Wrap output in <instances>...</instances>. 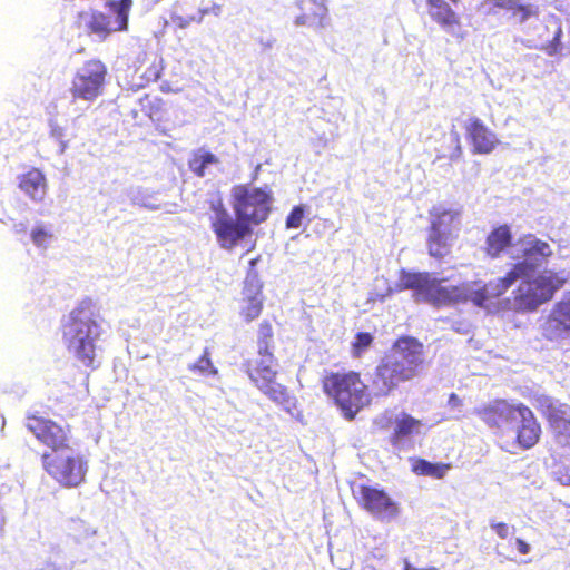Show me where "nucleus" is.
I'll use <instances>...</instances> for the list:
<instances>
[{"mask_svg":"<svg viewBox=\"0 0 570 570\" xmlns=\"http://www.w3.org/2000/svg\"><path fill=\"white\" fill-rule=\"evenodd\" d=\"M321 385L323 393L347 420H353L370 401L368 385L361 373L354 370L327 371Z\"/></svg>","mask_w":570,"mask_h":570,"instance_id":"5","label":"nucleus"},{"mask_svg":"<svg viewBox=\"0 0 570 570\" xmlns=\"http://www.w3.org/2000/svg\"><path fill=\"white\" fill-rule=\"evenodd\" d=\"M264 283L243 282L239 315L247 323L258 318L264 308Z\"/></svg>","mask_w":570,"mask_h":570,"instance_id":"21","label":"nucleus"},{"mask_svg":"<svg viewBox=\"0 0 570 570\" xmlns=\"http://www.w3.org/2000/svg\"><path fill=\"white\" fill-rule=\"evenodd\" d=\"M515 546L520 554H528L530 552V546L522 539L515 540Z\"/></svg>","mask_w":570,"mask_h":570,"instance_id":"42","label":"nucleus"},{"mask_svg":"<svg viewBox=\"0 0 570 570\" xmlns=\"http://www.w3.org/2000/svg\"><path fill=\"white\" fill-rule=\"evenodd\" d=\"M304 218V208L302 206H295L286 217V228H298L302 225Z\"/></svg>","mask_w":570,"mask_h":570,"instance_id":"36","label":"nucleus"},{"mask_svg":"<svg viewBox=\"0 0 570 570\" xmlns=\"http://www.w3.org/2000/svg\"><path fill=\"white\" fill-rule=\"evenodd\" d=\"M422 428V422L419 419L411 416L407 413H402L394 424L393 432L390 435V442L394 448L400 445L413 434H417Z\"/></svg>","mask_w":570,"mask_h":570,"instance_id":"26","label":"nucleus"},{"mask_svg":"<svg viewBox=\"0 0 570 570\" xmlns=\"http://www.w3.org/2000/svg\"><path fill=\"white\" fill-rule=\"evenodd\" d=\"M542 334L549 341L570 334V291L553 305L542 326Z\"/></svg>","mask_w":570,"mask_h":570,"instance_id":"17","label":"nucleus"},{"mask_svg":"<svg viewBox=\"0 0 570 570\" xmlns=\"http://www.w3.org/2000/svg\"><path fill=\"white\" fill-rule=\"evenodd\" d=\"M362 570H376V569L373 566H368V567L363 568Z\"/></svg>","mask_w":570,"mask_h":570,"instance_id":"46","label":"nucleus"},{"mask_svg":"<svg viewBox=\"0 0 570 570\" xmlns=\"http://www.w3.org/2000/svg\"><path fill=\"white\" fill-rule=\"evenodd\" d=\"M534 406L547 421L557 443L570 448V405L548 395H539Z\"/></svg>","mask_w":570,"mask_h":570,"instance_id":"13","label":"nucleus"},{"mask_svg":"<svg viewBox=\"0 0 570 570\" xmlns=\"http://www.w3.org/2000/svg\"><path fill=\"white\" fill-rule=\"evenodd\" d=\"M26 429L49 451L41 454L43 471L62 488H77L86 480L88 461L73 448L69 424H60L38 411L26 415Z\"/></svg>","mask_w":570,"mask_h":570,"instance_id":"1","label":"nucleus"},{"mask_svg":"<svg viewBox=\"0 0 570 570\" xmlns=\"http://www.w3.org/2000/svg\"><path fill=\"white\" fill-rule=\"evenodd\" d=\"M452 3L458 4L460 0H450Z\"/></svg>","mask_w":570,"mask_h":570,"instance_id":"47","label":"nucleus"},{"mask_svg":"<svg viewBox=\"0 0 570 570\" xmlns=\"http://www.w3.org/2000/svg\"><path fill=\"white\" fill-rule=\"evenodd\" d=\"M438 160L458 161L463 155L461 136L456 130H452L449 138H444L440 146L435 148Z\"/></svg>","mask_w":570,"mask_h":570,"instance_id":"28","label":"nucleus"},{"mask_svg":"<svg viewBox=\"0 0 570 570\" xmlns=\"http://www.w3.org/2000/svg\"><path fill=\"white\" fill-rule=\"evenodd\" d=\"M475 414L490 428L502 430L519 414L518 404H511L504 399H495L475 410Z\"/></svg>","mask_w":570,"mask_h":570,"instance_id":"18","label":"nucleus"},{"mask_svg":"<svg viewBox=\"0 0 570 570\" xmlns=\"http://www.w3.org/2000/svg\"><path fill=\"white\" fill-rule=\"evenodd\" d=\"M460 286H442L441 281L431 276L423 294V298L434 306L459 303Z\"/></svg>","mask_w":570,"mask_h":570,"instance_id":"24","label":"nucleus"},{"mask_svg":"<svg viewBox=\"0 0 570 570\" xmlns=\"http://www.w3.org/2000/svg\"><path fill=\"white\" fill-rule=\"evenodd\" d=\"M232 207L236 218H242L252 228L264 223L272 212V193L246 184L232 188Z\"/></svg>","mask_w":570,"mask_h":570,"instance_id":"9","label":"nucleus"},{"mask_svg":"<svg viewBox=\"0 0 570 570\" xmlns=\"http://www.w3.org/2000/svg\"><path fill=\"white\" fill-rule=\"evenodd\" d=\"M491 528L501 539H507L514 532V528L504 522H492Z\"/></svg>","mask_w":570,"mask_h":570,"instance_id":"40","label":"nucleus"},{"mask_svg":"<svg viewBox=\"0 0 570 570\" xmlns=\"http://www.w3.org/2000/svg\"><path fill=\"white\" fill-rule=\"evenodd\" d=\"M464 131L473 155H490L501 144L498 135L479 117H470L464 125Z\"/></svg>","mask_w":570,"mask_h":570,"instance_id":"15","label":"nucleus"},{"mask_svg":"<svg viewBox=\"0 0 570 570\" xmlns=\"http://www.w3.org/2000/svg\"><path fill=\"white\" fill-rule=\"evenodd\" d=\"M108 68L98 58L82 63L72 76L69 92L73 100L95 101L104 94L107 83Z\"/></svg>","mask_w":570,"mask_h":570,"instance_id":"12","label":"nucleus"},{"mask_svg":"<svg viewBox=\"0 0 570 570\" xmlns=\"http://www.w3.org/2000/svg\"><path fill=\"white\" fill-rule=\"evenodd\" d=\"M567 283L560 273L546 269L533 278H522L512 293L513 309L519 313H531L551 301L554 294Z\"/></svg>","mask_w":570,"mask_h":570,"instance_id":"6","label":"nucleus"},{"mask_svg":"<svg viewBox=\"0 0 570 570\" xmlns=\"http://www.w3.org/2000/svg\"><path fill=\"white\" fill-rule=\"evenodd\" d=\"M141 110L153 120L161 121L165 118L166 102L158 96L146 94L139 101Z\"/></svg>","mask_w":570,"mask_h":570,"instance_id":"33","label":"nucleus"},{"mask_svg":"<svg viewBox=\"0 0 570 570\" xmlns=\"http://www.w3.org/2000/svg\"><path fill=\"white\" fill-rule=\"evenodd\" d=\"M354 498L363 510L377 519L390 520L399 514L397 503L383 489L360 484Z\"/></svg>","mask_w":570,"mask_h":570,"instance_id":"14","label":"nucleus"},{"mask_svg":"<svg viewBox=\"0 0 570 570\" xmlns=\"http://www.w3.org/2000/svg\"><path fill=\"white\" fill-rule=\"evenodd\" d=\"M101 323L102 316L96 303L86 297L69 312L61 324L67 350L86 367H97L96 342L102 332Z\"/></svg>","mask_w":570,"mask_h":570,"instance_id":"4","label":"nucleus"},{"mask_svg":"<svg viewBox=\"0 0 570 570\" xmlns=\"http://www.w3.org/2000/svg\"><path fill=\"white\" fill-rule=\"evenodd\" d=\"M374 336L370 332H357L351 343V355L360 358L373 345Z\"/></svg>","mask_w":570,"mask_h":570,"instance_id":"34","label":"nucleus"},{"mask_svg":"<svg viewBox=\"0 0 570 570\" xmlns=\"http://www.w3.org/2000/svg\"><path fill=\"white\" fill-rule=\"evenodd\" d=\"M209 208L214 213L210 217V227L222 248L232 250L240 240L252 235L253 228L242 218L234 219L227 212L222 197H213L209 200Z\"/></svg>","mask_w":570,"mask_h":570,"instance_id":"11","label":"nucleus"},{"mask_svg":"<svg viewBox=\"0 0 570 570\" xmlns=\"http://www.w3.org/2000/svg\"><path fill=\"white\" fill-rule=\"evenodd\" d=\"M426 10L431 20L440 26L443 30L456 33L463 39L464 33H458L461 30V17L445 0H426Z\"/></svg>","mask_w":570,"mask_h":570,"instance_id":"20","label":"nucleus"},{"mask_svg":"<svg viewBox=\"0 0 570 570\" xmlns=\"http://www.w3.org/2000/svg\"><path fill=\"white\" fill-rule=\"evenodd\" d=\"M431 276L429 272H407L403 269L400 273L397 288L400 291L413 289L416 294L423 296Z\"/></svg>","mask_w":570,"mask_h":570,"instance_id":"30","label":"nucleus"},{"mask_svg":"<svg viewBox=\"0 0 570 570\" xmlns=\"http://www.w3.org/2000/svg\"><path fill=\"white\" fill-rule=\"evenodd\" d=\"M519 242L522 245L521 256L523 258L520 263L528 265L527 271L521 275V278H523L529 276L538 266L550 258L553 250L549 243L537 238L532 234L524 235Z\"/></svg>","mask_w":570,"mask_h":570,"instance_id":"19","label":"nucleus"},{"mask_svg":"<svg viewBox=\"0 0 570 570\" xmlns=\"http://www.w3.org/2000/svg\"><path fill=\"white\" fill-rule=\"evenodd\" d=\"M498 9L511 11L512 18L519 23L528 21L538 14V10L532 4L521 3L520 0H489Z\"/></svg>","mask_w":570,"mask_h":570,"instance_id":"29","label":"nucleus"},{"mask_svg":"<svg viewBox=\"0 0 570 570\" xmlns=\"http://www.w3.org/2000/svg\"><path fill=\"white\" fill-rule=\"evenodd\" d=\"M52 238V234L42 227H36L31 230V239L38 247L46 246Z\"/></svg>","mask_w":570,"mask_h":570,"instance_id":"37","label":"nucleus"},{"mask_svg":"<svg viewBox=\"0 0 570 570\" xmlns=\"http://www.w3.org/2000/svg\"><path fill=\"white\" fill-rule=\"evenodd\" d=\"M325 0H299L302 13L296 18L295 23L318 24L326 12Z\"/></svg>","mask_w":570,"mask_h":570,"instance_id":"27","label":"nucleus"},{"mask_svg":"<svg viewBox=\"0 0 570 570\" xmlns=\"http://www.w3.org/2000/svg\"><path fill=\"white\" fill-rule=\"evenodd\" d=\"M204 13H214L218 16L222 12V6L220 4H213L209 8H206L203 10Z\"/></svg>","mask_w":570,"mask_h":570,"instance_id":"43","label":"nucleus"},{"mask_svg":"<svg viewBox=\"0 0 570 570\" xmlns=\"http://www.w3.org/2000/svg\"><path fill=\"white\" fill-rule=\"evenodd\" d=\"M259 261H261L259 255L249 261L244 282H253L254 283L256 281V283H263V281L259 277V273L256 269V265Z\"/></svg>","mask_w":570,"mask_h":570,"instance_id":"38","label":"nucleus"},{"mask_svg":"<svg viewBox=\"0 0 570 570\" xmlns=\"http://www.w3.org/2000/svg\"><path fill=\"white\" fill-rule=\"evenodd\" d=\"M448 404L451 409H460L463 403L456 393H451L448 399Z\"/></svg>","mask_w":570,"mask_h":570,"instance_id":"41","label":"nucleus"},{"mask_svg":"<svg viewBox=\"0 0 570 570\" xmlns=\"http://www.w3.org/2000/svg\"><path fill=\"white\" fill-rule=\"evenodd\" d=\"M451 463H432L425 459L416 458L412 461V471L420 476H430L433 479H443L451 470Z\"/></svg>","mask_w":570,"mask_h":570,"instance_id":"31","label":"nucleus"},{"mask_svg":"<svg viewBox=\"0 0 570 570\" xmlns=\"http://www.w3.org/2000/svg\"><path fill=\"white\" fill-rule=\"evenodd\" d=\"M18 187L31 200L40 203L47 195L48 183L45 174L39 168L31 167L19 175Z\"/></svg>","mask_w":570,"mask_h":570,"instance_id":"22","label":"nucleus"},{"mask_svg":"<svg viewBox=\"0 0 570 570\" xmlns=\"http://www.w3.org/2000/svg\"><path fill=\"white\" fill-rule=\"evenodd\" d=\"M189 368L194 372H199L202 374H217V368H215V366L212 363L210 353L208 348L204 350L203 354L193 365H190Z\"/></svg>","mask_w":570,"mask_h":570,"instance_id":"35","label":"nucleus"},{"mask_svg":"<svg viewBox=\"0 0 570 570\" xmlns=\"http://www.w3.org/2000/svg\"><path fill=\"white\" fill-rule=\"evenodd\" d=\"M216 155L208 150L198 149L194 151L188 160L189 170L197 177H204L209 165L218 164Z\"/></svg>","mask_w":570,"mask_h":570,"instance_id":"32","label":"nucleus"},{"mask_svg":"<svg viewBox=\"0 0 570 570\" xmlns=\"http://www.w3.org/2000/svg\"><path fill=\"white\" fill-rule=\"evenodd\" d=\"M404 570H439L438 568L435 567H429V568H416V567H413L411 564H405L404 567Z\"/></svg>","mask_w":570,"mask_h":570,"instance_id":"44","label":"nucleus"},{"mask_svg":"<svg viewBox=\"0 0 570 570\" xmlns=\"http://www.w3.org/2000/svg\"><path fill=\"white\" fill-rule=\"evenodd\" d=\"M426 248L431 257L441 261L451 254L452 240L458 237L461 210L434 207L430 210Z\"/></svg>","mask_w":570,"mask_h":570,"instance_id":"8","label":"nucleus"},{"mask_svg":"<svg viewBox=\"0 0 570 570\" xmlns=\"http://www.w3.org/2000/svg\"><path fill=\"white\" fill-rule=\"evenodd\" d=\"M178 24H179V27L184 28L188 24V21L181 20Z\"/></svg>","mask_w":570,"mask_h":570,"instance_id":"45","label":"nucleus"},{"mask_svg":"<svg viewBox=\"0 0 570 570\" xmlns=\"http://www.w3.org/2000/svg\"><path fill=\"white\" fill-rule=\"evenodd\" d=\"M424 346L410 336H402L393 344V352L375 366L370 387L376 397L390 396L402 383L417 377L424 367Z\"/></svg>","mask_w":570,"mask_h":570,"instance_id":"2","label":"nucleus"},{"mask_svg":"<svg viewBox=\"0 0 570 570\" xmlns=\"http://www.w3.org/2000/svg\"><path fill=\"white\" fill-rule=\"evenodd\" d=\"M513 245V234L507 224L495 226L485 238L484 253L492 259L501 257Z\"/></svg>","mask_w":570,"mask_h":570,"instance_id":"23","label":"nucleus"},{"mask_svg":"<svg viewBox=\"0 0 570 570\" xmlns=\"http://www.w3.org/2000/svg\"><path fill=\"white\" fill-rule=\"evenodd\" d=\"M556 480L562 485H570V466L559 464L554 471Z\"/></svg>","mask_w":570,"mask_h":570,"instance_id":"39","label":"nucleus"},{"mask_svg":"<svg viewBox=\"0 0 570 570\" xmlns=\"http://www.w3.org/2000/svg\"><path fill=\"white\" fill-rule=\"evenodd\" d=\"M256 345L257 357L246 360L244 371L257 390L289 412L295 407L296 399L287 386L277 382L278 361L274 354V331L268 321L259 324Z\"/></svg>","mask_w":570,"mask_h":570,"instance_id":"3","label":"nucleus"},{"mask_svg":"<svg viewBox=\"0 0 570 570\" xmlns=\"http://www.w3.org/2000/svg\"><path fill=\"white\" fill-rule=\"evenodd\" d=\"M527 267L528 265L525 263H514L502 277H498L489 283L475 281L460 285L461 293L459 302H471L478 307L485 306L489 299L505 294L509 288L521 278Z\"/></svg>","mask_w":570,"mask_h":570,"instance_id":"10","label":"nucleus"},{"mask_svg":"<svg viewBox=\"0 0 570 570\" xmlns=\"http://www.w3.org/2000/svg\"><path fill=\"white\" fill-rule=\"evenodd\" d=\"M518 410L519 423L514 431V442L521 450H530L540 442L542 428L529 406L523 403H519Z\"/></svg>","mask_w":570,"mask_h":570,"instance_id":"16","label":"nucleus"},{"mask_svg":"<svg viewBox=\"0 0 570 570\" xmlns=\"http://www.w3.org/2000/svg\"><path fill=\"white\" fill-rule=\"evenodd\" d=\"M546 30V39L542 40L539 49L543 51L548 56H558L563 51V43L561 42V38L563 36L562 23L560 19L552 18L547 21L544 24Z\"/></svg>","mask_w":570,"mask_h":570,"instance_id":"25","label":"nucleus"},{"mask_svg":"<svg viewBox=\"0 0 570 570\" xmlns=\"http://www.w3.org/2000/svg\"><path fill=\"white\" fill-rule=\"evenodd\" d=\"M131 0L109 1L108 13L100 11H80L75 26L87 35H95L100 40L107 39L112 32L127 30Z\"/></svg>","mask_w":570,"mask_h":570,"instance_id":"7","label":"nucleus"}]
</instances>
